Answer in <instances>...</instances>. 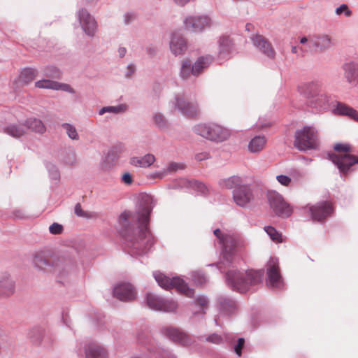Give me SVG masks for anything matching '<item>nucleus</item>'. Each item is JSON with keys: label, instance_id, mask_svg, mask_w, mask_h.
<instances>
[{"label": "nucleus", "instance_id": "obj_1", "mask_svg": "<svg viewBox=\"0 0 358 358\" xmlns=\"http://www.w3.org/2000/svg\"><path fill=\"white\" fill-rule=\"evenodd\" d=\"M155 201L151 195L143 194L135 213L124 211L118 218L120 234L131 256L147 254L154 244L148 223Z\"/></svg>", "mask_w": 358, "mask_h": 358}, {"label": "nucleus", "instance_id": "obj_2", "mask_svg": "<svg viewBox=\"0 0 358 358\" xmlns=\"http://www.w3.org/2000/svg\"><path fill=\"white\" fill-rule=\"evenodd\" d=\"M76 252H64L54 256L48 250L36 251L33 255L34 267L45 273H54L61 278L77 273Z\"/></svg>", "mask_w": 358, "mask_h": 358}, {"label": "nucleus", "instance_id": "obj_3", "mask_svg": "<svg viewBox=\"0 0 358 358\" xmlns=\"http://www.w3.org/2000/svg\"><path fill=\"white\" fill-rule=\"evenodd\" d=\"M263 270L239 271L231 268L225 274L226 282L233 290L241 293L246 292L252 285L262 281L264 276Z\"/></svg>", "mask_w": 358, "mask_h": 358}, {"label": "nucleus", "instance_id": "obj_4", "mask_svg": "<svg viewBox=\"0 0 358 358\" xmlns=\"http://www.w3.org/2000/svg\"><path fill=\"white\" fill-rule=\"evenodd\" d=\"M193 131L197 135L215 143L224 142L231 135L228 129L213 122L196 124Z\"/></svg>", "mask_w": 358, "mask_h": 358}, {"label": "nucleus", "instance_id": "obj_5", "mask_svg": "<svg viewBox=\"0 0 358 358\" xmlns=\"http://www.w3.org/2000/svg\"><path fill=\"white\" fill-rule=\"evenodd\" d=\"M334 148L337 152L344 153L329 154V159L336 166L341 174L345 175L353 164L358 163V158L345 153L350 151V146L348 144L336 143Z\"/></svg>", "mask_w": 358, "mask_h": 358}, {"label": "nucleus", "instance_id": "obj_6", "mask_svg": "<svg viewBox=\"0 0 358 358\" xmlns=\"http://www.w3.org/2000/svg\"><path fill=\"white\" fill-rule=\"evenodd\" d=\"M246 241L241 237L234 235H230L228 238V242L224 250L222 251L220 262L215 265L222 271L224 268L229 266L234 259V255L236 252L241 251L246 246ZM215 264L208 266H214Z\"/></svg>", "mask_w": 358, "mask_h": 358}, {"label": "nucleus", "instance_id": "obj_7", "mask_svg": "<svg viewBox=\"0 0 358 358\" xmlns=\"http://www.w3.org/2000/svg\"><path fill=\"white\" fill-rule=\"evenodd\" d=\"M318 134L317 130L310 126H305L295 132L294 146L299 150L306 151L317 148Z\"/></svg>", "mask_w": 358, "mask_h": 358}, {"label": "nucleus", "instance_id": "obj_8", "mask_svg": "<svg viewBox=\"0 0 358 358\" xmlns=\"http://www.w3.org/2000/svg\"><path fill=\"white\" fill-rule=\"evenodd\" d=\"M213 59L212 56L206 55L198 57L194 64L188 59L183 60L180 70V76L183 80L189 79L191 76H199L203 69L211 64Z\"/></svg>", "mask_w": 358, "mask_h": 358}, {"label": "nucleus", "instance_id": "obj_9", "mask_svg": "<svg viewBox=\"0 0 358 358\" xmlns=\"http://www.w3.org/2000/svg\"><path fill=\"white\" fill-rule=\"evenodd\" d=\"M153 276L159 286L165 289H169L175 287L180 292L184 294L188 297H192L194 296V289L189 288L187 284L182 279L178 277L170 278L159 271H155L153 273Z\"/></svg>", "mask_w": 358, "mask_h": 358}, {"label": "nucleus", "instance_id": "obj_10", "mask_svg": "<svg viewBox=\"0 0 358 358\" xmlns=\"http://www.w3.org/2000/svg\"><path fill=\"white\" fill-rule=\"evenodd\" d=\"M186 30L194 33H202L214 25L213 19L207 15H188L183 20Z\"/></svg>", "mask_w": 358, "mask_h": 358}, {"label": "nucleus", "instance_id": "obj_11", "mask_svg": "<svg viewBox=\"0 0 358 358\" xmlns=\"http://www.w3.org/2000/svg\"><path fill=\"white\" fill-rule=\"evenodd\" d=\"M161 333L173 343L184 347L190 346L194 343V340L190 335L174 327H164L161 329Z\"/></svg>", "mask_w": 358, "mask_h": 358}, {"label": "nucleus", "instance_id": "obj_12", "mask_svg": "<svg viewBox=\"0 0 358 358\" xmlns=\"http://www.w3.org/2000/svg\"><path fill=\"white\" fill-rule=\"evenodd\" d=\"M77 20L85 34L90 37L95 36L98 31V24L95 18L85 8H80L76 14Z\"/></svg>", "mask_w": 358, "mask_h": 358}, {"label": "nucleus", "instance_id": "obj_13", "mask_svg": "<svg viewBox=\"0 0 358 358\" xmlns=\"http://www.w3.org/2000/svg\"><path fill=\"white\" fill-rule=\"evenodd\" d=\"M146 301L148 306L157 311L174 312L178 308L175 301L164 299L152 293L147 294Z\"/></svg>", "mask_w": 358, "mask_h": 358}, {"label": "nucleus", "instance_id": "obj_14", "mask_svg": "<svg viewBox=\"0 0 358 358\" xmlns=\"http://www.w3.org/2000/svg\"><path fill=\"white\" fill-rule=\"evenodd\" d=\"M266 285L273 289H282L284 286L282 276L279 271L278 260L271 258L267 264Z\"/></svg>", "mask_w": 358, "mask_h": 358}, {"label": "nucleus", "instance_id": "obj_15", "mask_svg": "<svg viewBox=\"0 0 358 358\" xmlns=\"http://www.w3.org/2000/svg\"><path fill=\"white\" fill-rule=\"evenodd\" d=\"M268 199L271 208L274 213L280 217H287L291 215V207L284 201L281 195L275 192H269Z\"/></svg>", "mask_w": 358, "mask_h": 358}, {"label": "nucleus", "instance_id": "obj_16", "mask_svg": "<svg viewBox=\"0 0 358 358\" xmlns=\"http://www.w3.org/2000/svg\"><path fill=\"white\" fill-rule=\"evenodd\" d=\"M233 199L236 205L245 208L253 199V194L251 188L246 185H242L233 191Z\"/></svg>", "mask_w": 358, "mask_h": 358}, {"label": "nucleus", "instance_id": "obj_17", "mask_svg": "<svg viewBox=\"0 0 358 358\" xmlns=\"http://www.w3.org/2000/svg\"><path fill=\"white\" fill-rule=\"evenodd\" d=\"M310 214L314 221H322L327 217L330 216L333 208L330 203L327 201L318 202L308 208Z\"/></svg>", "mask_w": 358, "mask_h": 358}, {"label": "nucleus", "instance_id": "obj_18", "mask_svg": "<svg viewBox=\"0 0 358 358\" xmlns=\"http://www.w3.org/2000/svg\"><path fill=\"white\" fill-rule=\"evenodd\" d=\"M113 295L122 301H130L136 298V293L129 283L118 284L113 288Z\"/></svg>", "mask_w": 358, "mask_h": 358}, {"label": "nucleus", "instance_id": "obj_19", "mask_svg": "<svg viewBox=\"0 0 358 358\" xmlns=\"http://www.w3.org/2000/svg\"><path fill=\"white\" fill-rule=\"evenodd\" d=\"M169 48L175 56L183 55L187 49V41L180 33L173 32L171 36Z\"/></svg>", "mask_w": 358, "mask_h": 358}, {"label": "nucleus", "instance_id": "obj_20", "mask_svg": "<svg viewBox=\"0 0 358 358\" xmlns=\"http://www.w3.org/2000/svg\"><path fill=\"white\" fill-rule=\"evenodd\" d=\"M322 91H324V85L317 80L307 82L301 87V92L309 101Z\"/></svg>", "mask_w": 358, "mask_h": 358}, {"label": "nucleus", "instance_id": "obj_21", "mask_svg": "<svg viewBox=\"0 0 358 358\" xmlns=\"http://www.w3.org/2000/svg\"><path fill=\"white\" fill-rule=\"evenodd\" d=\"M343 76L347 83L355 86L358 84V63L355 61L345 62L342 66Z\"/></svg>", "mask_w": 358, "mask_h": 358}, {"label": "nucleus", "instance_id": "obj_22", "mask_svg": "<svg viewBox=\"0 0 358 358\" xmlns=\"http://www.w3.org/2000/svg\"><path fill=\"white\" fill-rule=\"evenodd\" d=\"M253 45L257 48L262 53L269 58H273L275 51L271 44L262 35L256 34L251 37Z\"/></svg>", "mask_w": 358, "mask_h": 358}, {"label": "nucleus", "instance_id": "obj_23", "mask_svg": "<svg viewBox=\"0 0 358 358\" xmlns=\"http://www.w3.org/2000/svg\"><path fill=\"white\" fill-rule=\"evenodd\" d=\"M309 44L320 51H326L334 45L331 38L327 34H318L313 36L309 41Z\"/></svg>", "mask_w": 358, "mask_h": 358}, {"label": "nucleus", "instance_id": "obj_24", "mask_svg": "<svg viewBox=\"0 0 358 358\" xmlns=\"http://www.w3.org/2000/svg\"><path fill=\"white\" fill-rule=\"evenodd\" d=\"M15 282L8 273L0 275V296L8 297L14 294Z\"/></svg>", "mask_w": 358, "mask_h": 358}, {"label": "nucleus", "instance_id": "obj_25", "mask_svg": "<svg viewBox=\"0 0 358 358\" xmlns=\"http://www.w3.org/2000/svg\"><path fill=\"white\" fill-rule=\"evenodd\" d=\"M85 355L86 358H108L107 350L95 343H90L85 345Z\"/></svg>", "mask_w": 358, "mask_h": 358}, {"label": "nucleus", "instance_id": "obj_26", "mask_svg": "<svg viewBox=\"0 0 358 358\" xmlns=\"http://www.w3.org/2000/svg\"><path fill=\"white\" fill-rule=\"evenodd\" d=\"M217 308L221 313L231 315L236 309V304L233 299L221 296L217 298Z\"/></svg>", "mask_w": 358, "mask_h": 358}, {"label": "nucleus", "instance_id": "obj_27", "mask_svg": "<svg viewBox=\"0 0 358 358\" xmlns=\"http://www.w3.org/2000/svg\"><path fill=\"white\" fill-rule=\"evenodd\" d=\"M331 102V96L327 94L324 91L315 96L309 101L311 107L318 110H326L329 108Z\"/></svg>", "mask_w": 358, "mask_h": 358}, {"label": "nucleus", "instance_id": "obj_28", "mask_svg": "<svg viewBox=\"0 0 358 358\" xmlns=\"http://www.w3.org/2000/svg\"><path fill=\"white\" fill-rule=\"evenodd\" d=\"M218 57L220 59H224L229 55L232 44L231 41L229 36H221L218 40Z\"/></svg>", "mask_w": 358, "mask_h": 358}, {"label": "nucleus", "instance_id": "obj_29", "mask_svg": "<svg viewBox=\"0 0 358 358\" xmlns=\"http://www.w3.org/2000/svg\"><path fill=\"white\" fill-rule=\"evenodd\" d=\"M334 113L341 115H346L352 120H358V113L354 108L343 103H337L334 110Z\"/></svg>", "mask_w": 358, "mask_h": 358}, {"label": "nucleus", "instance_id": "obj_30", "mask_svg": "<svg viewBox=\"0 0 358 358\" xmlns=\"http://www.w3.org/2000/svg\"><path fill=\"white\" fill-rule=\"evenodd\" d=\"M266 143L264 136L258 135L252 138L248 143V150L252 153H258L261 152Z\"/></svg>", "mask_w": 358, "mask_h": 358}, {"label": "nucleus", "instance_id": "obj_31", "mask_svg": "<svg viewBox=\"0 0 358 358\" xmlns=\"http://www.w3.org/2000/svg\"><path fill=\"white\" fill-rule=\"evenodd\" d=\"M36 69L33 68H25L20 72L18 80L22 85H27L36 78Z\"/></svg>", "mask_w": 358, "mask_h": 358}, {"label": "nucleus", "instance_id": "obj_32", "mask_svg": "<svg viewBox=\"0 0 358 358\" xmlns=\"http://www.w3.org/2000/svg\"><path fill=\"white\" fill-rule=\"evenodd\" d=\"M219 184L221 187L224 188L228 189H235L236 188H238L243 185V179L240 176H232L227 178L220 180Z\"/></svg>", "mask_w": 358, "mask_h": 358}, {"label": "nucleus", "instance_id": "obj_33", "mask_svg": "<svg viewBox=\"0 0 358 358\" xmlns=\"http://www.w3.org/2000/svg\"><path fill=\"white\" fill-rule=\"evenodd\" d=\"M187 99L184 94L177 93L174 95V97L171 100L170 103L173 106L174 109L178 111L180 113H189L191 110L187 111L185 110V103Z\"/></svg>", "mask_w": 358, "mask_h": 358}, {"label": "nucleus", "instance_id": "obj_34", "mask_svg": "<svg viewBox=\"0 0 358 358\" xmlns=\"http://www.w3.org/2000/svg\"><path fill=\"white\" fill-rule=\"evenodd\" d=\"M24 128L30 129L36 133L43 134L46 128L43 122L37 118H30L27 120L24 125Z\"/></svg>", "mask_w": 358, "mask_h": 358}, {"label": "nucleus", "instance_id": "obj_35", "mask_svg": "<svg viewBox=\"0 0 358 358\" xmlns=\"http://www.w3.org/2000/svg\"><path fill=\"white\" fill-rule=\"evenodd\" d=\"M128 110V106L125 103H121L117 106H104L99 110V115H103L106 113L113 114L124 113Z\"/></svg>", "mask_w": 358, "mask_h": 358}, {"label": "nucleus", "instance_id": "obj_36", "mask_svg": "<svg viewBox=\"0 0 358 358\" xmlns=\"http://www.w3.org/2000/svg\"><path fill=\"white\" fill-rule=\"evenodd\" d=\"M4 132L10 136L19 138L25 134L26 130L24 125L10 124L4 129Z\"/></svg>", "mask_w": 358, "mask_h": 358}, {"label": "nucleus", "instance_id": "obj_37", "mask_svg": "<svg viewBox=\"0 0 358 358\" xmlns=\"http://www.w3.org/2000/svg\"><path fill=\"white\" fill-rule=\"evenodd\" d=\"M61 161L66 164L73 166L77 162V155L76 150L70 148L64 151V155L61 158Z\"/></svg>", "mask_w": 358, "mask_h": 358}, {"label": "nucleus", "instance_id": "obj_38", "mask_svg": "<svg viewBox=\"0 0 358 358\" xmlns=\"http://www.w3.org/2000/svg\"><path fill=\"white\" fill-rule=\"evenodd\" d=\"M185 169V165L183 164H179L176 162H171L169 164L167 169L162 172H156L155 173V176L159 178H163L167 173H173L177 172L179 170H182Z\"/></svg>", "mask_w": 358, "mask_h": 358}, {"label": "nucleus", "instance_id": "obj_39", "mask_svg": "<svg viewBox=\"0 0 358 358\" xmlns=\"http://www.w3.org/2000/svg\"><path fill=\"white\" fill-rule=\"evenodd\" d=\"M185 110L187 111L191 110L189 113H181L185 116L188 117H194L199 114V107L198 103L196 101H190L187 99L185 103Z\"/></svg>", "mask_w": 358, "mask_h": 358}, {"label": "nucleus", "instance_id": "obj_40", "mask_svg": "<svg viewBox=\"0 0 358 358\" xmlns=\"http://www.w3.org/2000/svg\"><path fill=\"white\" fill-rule=\"evenodd\" d=\"M195 303H197L198 305H199L200 308H199V310L194 311L193 313V314L194 315H196L197 314H201V315H203L206 313V310L207 309L208 306V303H209L208 299L206 296H203V295L199 296L196 297V299L195 300Z\"/></svg>", "mask_w": 358, "mask_h": 358}, {"label": "nucleus", "instance_id": "obj_41", "mask_svg": "<svg viewBox=\"0 0 358 358\" xmlns=\"http://www.w3.org/2000/svg\"><path fill=\"white\" fill-rule=\"evenodd\" d=\"M213 234L217 238L219 243L221 245L222 250H224L227 244L228 238L230 237L231 234H229L227 232L220 230V229L213 230ZM222 251V250H221V252Z\"/></svg>", "mask_w": 358, "mask_h": 358}, {"label": "nucleus", "instance_id": "obj_42", "mask_svg": "<svg viewBox=\"0 0 358 358\" xmlns=\"http://www.w3.org/2000/svg\"><path fill=\"white\" fill-rule=\"evenodd\" d=\"M189 275H190V279L196 285H202L205 284L207 281L206 277L201 271H192V272H191Z\"/></svg>", "mask_w": 358, "mask_h": 358}, {"label": "nucleus", "instance_id": "obj_43", "mask_svg": "<svg viewBox=\"0 0 358 358\" xmlns=\"http://www.w3.org/2000/svg\"><path fill=\"white\" fill-rule=\"evenodd\" d=\"M62 127L66 131L67 136L72 140H78L79 135L76 127L69 123H63Z\"/></svg>", "mask_w": 358, "mask_h": 358}, {"label": "nucleus", "instance_id": "obj_44", "mask_svg": "<svg viewBox=\"0 0 358 358\" xmlns=\"http://www.w3.org/2000/svg\"><path fill=\"white\" fill-rule=\"evenodd\" d=\"M56 84V81L50 80L48 79H43L36 82L35 86L38 88L50 89L55 90V89H57Z\"/></svg>", "mask_w": 358, "mask_h": 358}, {"label": "nucleus", "instance_id": "obj_45", "mask_svg": "<svg viewBox=\"0 0 358 358\" xmlns=\"http://www.w3.org/2000/svg\"><path fill=\"white\" fill-rule=\"evenodd\" d=\"M154 123L159 129H165L167 122L165 116L161 113H156L153 115Z\"/></svg>", "mask_w": 358, "mask_h": 358}, {"label": "nucleus", "instance_id": "obj_46", "mask_svg": "<svg viewBox=\"0 0 358 358\" xmlns=\"http://www.w3.org/2000/svg\"><path fill=\"white\" fill-rule=\"evenodd\" d=\"M264 231L273 241H282L281 234L274 227L271 226H266L264 227Z\"/></svg>", "mask_w": 358, "mask_h": 358}, {"label": "nucleus", "instance_id": "obj_47", "mask_svg": "<svg viewBox=\"0 0 358 358\" xmlns=\"http://www.w3.org/2000/svg\"><path fill=\"white\" fill-rule=\"evenodd\" d=\"M45 167L49 173L50 177L53 180H59L60 177L57 167L52 162H46Z\"/></svg>", "mask_w": 358, "mask_h": 358}, {"label": "nucleus", "instance_id": "obj_48", "mask_svg": "<svg viewBox=\"0 0 358 358\" xmlns=\"http://www.w3.org/2000/svg\"><path fill=\"white\" fill-rule=\"evenodd\" d=\"M32 341L36 344L39 343L41 340H45V336L43 335V330L41 329H36L29 334Z\"/></svg>", "mask_w": 358, "mask_h": 358}, {"label": "nucleus", "instance_id": "obj_49", "mask_svg": "<svg viewBox=\"0 0 358 358\" xmlns=\"http://www.w3.org/2000/svg\"><path fill=\"white\" fill-rule=\"evenodd\" d=\"M187 182L189 187H192L201 194H205L208 191L206 186L201 182L197 180H191L188 181Z\"/></svg>", "mask_w": 358, "mask_h": 358}, {"label": "nucleus", "instance_id": "obj_50", "mask_svg": "<svg viewBox=\"0 0 358 358\" xmlns=\"http://www.w3.org/2000/svg\"><path fill=\"white\" fill-rule=\"evenodd\" d=\"M45 76L52 78H58L60 76V72L59 69L55 66H48L44 71Z\"/></svg>", "mask_w": 358, "mask_h": 358}, {"label": "nucleus", "instance_id": "obj_51", "mask_svg": "<svg viewBox=\"0 0 358 358\" xmlns=\"http://www.w3.org/2000/svg\"><path fill=\"white\" fill-rule=\"evenodd\" d=\"M335 13L337 15L344 14L345 16L349 17L352 15V10L348 8L347 4L343 3L336 8Z\"/></svg>", "mask_w": 358, "mask_h": 358}, {"label": "nucleus", "instance_id": "obj_52", "mask_svg": "<svg viewBox=\"0 0 358 358\" xmlns=\"http://www.w3.org/2000/svg\"><path fill=\"white\" fill-rule=\"evenodd\" d=\"M223 339L224 338L221 336L217 334H211L207 336L205 338L207 342H210L216 345L221 344L223 342Z\"/></svg>", "mask_w": 358, "mask_h": 358}, {"label": "nucleus", "instance_id": "obj_53", "mask_svg": "<svg viewBox=\"0 0 358 358\" xmlns=\"http://www.w3.org/2000/svg\"><path fill=\"white\" fill-rule=\"evenodd\" d=\"M63 226L57 222H54L49 227V231L51 234H61L63 232Z\"/></svg>", "mask_w": 358, "mask_h": 358}, {"label": "nucleus", "instance_id": "obj_54", "mask_svg": "<svg viewBox=\"0 0 358 358\" xmlns=\"http://www.w3.org/2000/svg\"><path fill=\"white\" fill-rule=\"evenodd\" d=\"M74 213L75 214L80 217H85L89 218L90 217V213L84 211L82 209L81 205L80 203H77L74 208Z\"/></svg>", "mask_w": 358, "mask_h": 358}, {"label": "nucleus", "instance_id": "obj_55", "mask_svg": "<svg viewBox=\"0 0 358 358\" xmlns=\"http://www.w3.org/2000/svg\"><path fill=\"white\" fill-rule=\"evenodd\" d=\"M136 71V67L134 64L131 63L127 66L126 71L124 72V77L127 79H131L134 75Z\"/></svg>", "mask_w": 358, "mask_h": 358}, {"label": "nucleus", "instance_id": "obj_56", "mask_svg": "<svg viewBox=\"0 0 358 358\" xmlns=\"http://www.w3.org/2000/svg\"><path fill=\"white\" fill-rule=\"evenodd\" d=\"M155 161V157L152 154H146L143 157V168L151 166Z\"/></svg>", "mask_w": 358, "mask_h": 358}, {"label": "nucleus", "instance_id": "obj_57", "mask_svg": "<svg viewBox=\"0 0 358 358\" xmlns=\"http://www.w3.org/2000/svg\"><path fill=\"white\" fill-rule=\"evenodd\" d=\"M56 85H57V89H55V90H62V91L67 92H69L71 94L75 93L74 90L68 84H63V83H59L57 82Z\"/></svg>", "mask_w": 358, "mask_h": 358}, {"label": "nucleus", "instance_id": "obj_58", "mask_svg": "<svg viewBox=\"0 0 358 358\" xmlns=\"http://www.w3.org/2000/svg\"><path fill=\"white\" fill-rule=\"evenodd\" d=\"M129 164L131 166H134L136 167H143V157H131L129 159Z\"/></svg>", "mask_w": 358, "mask_h": 358}, {"label": "nucleus", "instance_id": "obj_59", "mask_svg": "<svg viewBox=\"0 0 358 358\" xmlns=\"http://www.w3.org/2000/svg\"><path fill=\"white\" fill-rule=\"evenodd\" d=\"M277 180L284 186H288L291 182V178L285 175H279L276 177Z\"/></svg>", "mask_w": 358, "mask_h": 358}, {"label": "nucleus", "instance_id": "obj_60", "mask_svg": "<svg viewBox=\"0 0 358 358\" xmlns=\"http://www.w3.org/2000/svg\"><path fill=\"white\" fill-rule=\"evenodd\" d=\"M244 343H245L244 338H238V343L234 348L235 352L236 353V355L238 356L241 355V350L244 345Z\"/></svg>", "mask_w": 358, "mask_h": 358}, {"label": "nucleus", "instance_id": "obj_61", "mask_svg": "<svg viewBox=\"0 0 358 358\" xmlns=\"http://www.w3.org/2000/svg\"><path fill=\"white\" fill-rule=\"evenodd\" d=\"M124 23L127 25L131 23L135 19V15L133 13H126L124 16Z\"/></svg>", "mask_w": 358, "mask_h": 358}, {"label": "nucleus", "instance_id": "obj_62", "mask_svg": "<svg viewBox=\"0 0 358 358\" xmlns=\"http://www.w3.org/2000/svg\"><path fill=\"white\" fill-rule=\"evenodd\" d=\"M210 158V155L208 152H201L199 153H197L195 155V159L197 161H203Z\"/></svg>", "mask_w": 358, "mask_h": 358}, {"label": "nucleus", "instance_id": "obj_63", "mask_svg": "<svg viewBox=\"0 0 358 358\" xmlns=\"http://www.w3.org/2000/svg\"><path fill=\"white\" fill-rule=\"evenodd\" d=\"M122 180L125 184L130 185L132 183V177L129 173H125L122 175Z\"/></svg>", "mask_w": 358, "mask_h": 358}, {"label": "nucleus", "instance_id": "obj_64", "mask_svg": "<svg viewBox=\"0 0 358 358\" xmlns=\"http://www.w3.org/2000/svg\"><path fill=\"white\" fill-rule=\"evenodd\" d=\"M161 358H176V357L170 351L164 350L160 354Z\"/></svg>", "mask_w": 358, "mask_h": 358}]
</instances>
